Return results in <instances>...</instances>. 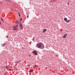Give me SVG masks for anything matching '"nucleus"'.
<instances>
[{"mask_svg":"<svg viewBox=\"0 0 75 75\" xmlns=\"http://www.w3.org/2000/svg\"><path fill=\"white\" fill-rule=\"evenodd\" d=\"M18 15L20 17V14H19V13H18Z\"/></svg>","mask_w":75,"mask_h":75,"instance_id":"ddd939ff","label":"nucleus"},{"mask_svg":"<svg viewBox=\"0 0 75 75\" xmlns=\"http://www.w3.org/2000/svg\"><path fill=\"white\" fill-rule=\"evenodd\" d=\"M4 75H6V74H4Z\"/></svg>","mask_w":75,"mask_h":75,"instance_id":"412c9836","label":"nucleus"},{"mask_svg":"<svg viewBox=\"0 0 75 75\" xmlns=\"http://www.w3.org/2000/svg\"><path fill=\"white\" fill-rule=\"evenodd\" d=\"M1 19L2 21H4V20H3V18H1Z\"/></svg>","mask_w":75,"mask_h":75,"instance_id":"f8f14e48","label":"nucleus"},{"mask_svg":"<svg viewBox=\"0 0 75 75\" xmlns=\"http://www.w3.org/2000/svg\"><path fill=\"white\" fill-rule=\"evenodd\" d=\"M67 34H64V35L63 36V38H66V36H67Z\"/></svg>","mask_w":75,"mask_h":75,"instance_id":"39448f33","label":"nucleus"},{"mask_svg":"<svg viewBox=\"0 0 75 75\" xmlns=\"http://www.w3.org/2000/svg\"><path fill=\"white\" fill-rule=\"evenodd\" d=\"M9 71H11V69H9Z\"/></svg>","mask_w":75,"mask_h":75,"instance_id":"f3484780","label":"nucleus"},{"mask_svg":"<svg viewBox=\"0 0 75 75\" xmlns=\"http://www.w3.org/2000/svg\"><path fill=\"white\" fill-rule=\"evenodd\" d=\"M19 27L21 28V29L23 28V25H22V24H21V23H20L19 24Z\"/></svg>","mask_w":75,"mask_h":75,"instance_id":"7ed1b4c3","label":"nucleus"},{"mask_svg":"<svg viewBox=\"0 0 75 75\" xmlns=\"http://www.w3.org/2000/svg\"><path fill=\"white\" fill-rule=\"evenodd\" d=\"M47 31V29H44L43 31V33H44L46 31Z\"/></svg>","mask_w":75,"mask_h":75,"instance_id":"20e7f679","label":"nucleus"},{"mask_svg":"<svg viewBox=\"0 0 75 75\" xmlns=\"http://www.w3.org/2000/svg\"><path fill=\"white\" fill-rule=\"evenodd\" d=\"M18 25H16L13 26V28H16L17 27H18Z\"/></svg>","mask_w":75,"mask_h":75,"instance_id":"423d86ee","label":"nucleus"},{"mask_svg":"<svg viewBox=\"0 0 75 75\" xmlns=\"http://www.w3.org/2000/svg\"><path fill=\"white\" fill-rule=\"evenodd\" d=\"M67 18H64V20L65 21H66L67 20Z\"/></svg>","mask_w":75,"mask_h":75,"instance_id":"0eeeda50","label":"nucleus"},{"mask_svg":"<svg viewBox=\"0 0 75 75\" xmlns=\"http://www.w3.org/2000/svg\"><path fill=\"white\" fill-rule=\"evenodd\" d=\"M29 72H33V69H30V70H29Z\"/></svg>","mask_w":75,"mask_h":75,"instance_id":"6e6552de","label":"nucleus"},{"mask_svg":"<svg viewBox=\"0 0 75 75\" xmlns=\"http://www.w3.org/2000/svg\"><path fill=\"white\" fill-rule=\"evenodd\" d=\"M16 29H17V28H15L13 29V30H16Z\"/></svg>","mask_w":75,"mask_h":75,"instance_id":"4468645a","label":"nucleus"},{"mask_svg":"<svg viewBox=\"0 0 75 75\" xmlns=\"http://www.w3.org/2000/svg\"><path fill=\"white\" fill-rule=\"evenodd\" d=\"M6 45V44H4L3 45H2V47H4V45Z\"/></svg>","mask_w":75,"mask_h":75,"instance_id":"9b49d317","label":"nucleus"},{"mask_svg":"<svg viewBox=\"0 0 75 75\" xmlns=\"http://www.w3.org/2000/svg\"><path fill=\"white\" fill-rule=\"evenodd\" d=\"M33 53L34 55H38V53L37 51L35 50L33 51Z\"/></svg>","mask_w":75,"mask_h":75,"instance_id":"f03ea898","label":"nucleus"},{"mask_svg":"<svg viewBox=\"0 0 75 75\" xmlns=\"http://www.w3.org/2000/svg\"><path fill=\"white\" fill-rule=\"evenodd\" d=\"M29 56H31V55L29 54Z\"/></svg>","mask_w":75,"mask_h":75,"instance_id":"6ab92c4d","label":"nucleus"},{"mask_svg":"<svg viewBox=\"0 0 75 75\" xmlns=\"http://www.w3.org/2000/svg\"><path fill=\"white\" fill-rule=\"evenodd\" d=\"M68 5H69V3L68 2L67 4Z\"/></svg>","mask_w":75,"mask_h":75,"instance_id":"2eb2a0df","label":"nucleus"},{"mask_svg":"<svg viewBox=\"0 0 75 75\" xmlns=\"http://www.w3.org/2000/svg\"><path fill=\"white\" fill-rule=\"evenodd\" d=\"M36 47L40 49H43L44 48V44L41 42H39L37 44Z\"/></svg>","mask_w":75,"mask_h":75,"instance_id":"f257e3e1","label":"nucleus"},{"mask_svg":"<svg viewBox=\"0 0 75 75\" xmlns=\"http://www.w3.org/2000/svg\"><path fill=\"white\" fill-rule=\"evenodd\" d=\"M15 23L16 24H17V23H18V21H16Z\"/></svg>","mask_w":75,"mask_h":75,"instance_id":"9d476101","label":"nucleus"},{"mask_svg":"<svg viewBox=\"0 0 75 75\" xmlns=\"http://www.w3.org/2000/svg\"><path fill=\"white\" fill-rule=\"evenodd\" d=\"M22 20V18H21V20H20V21H21Z\"/></svg>","mask_w":75,"mask_h":75,"instance_id":"dca6fc26","label":"nucleus"},{"mask_svg":"<svg viewBox=\"0 0 75 75\" xmlns=\"http://www.w3.org/2000/svg\"><path fill=\"white\" fill-rule=\"evenodd\" d=\"M69 20H67L66 21V23H69Z\"/></svg>","mask_w":75,"mask_h":75,"instance_id":"1a4fd4ad","label":"nucleus"},{"mask_svg":"<svg viewBox=\"0 0 75 75\" xmlns=\"http://www.w3.org/2000/svg\"><path fill=\"white\" fill-rule=\"evenodd\" d=\"M0 24H1V22H0Z\"/></svg>","mask_w":75,"mask_h":75,"instance_id":"aec40b11","label":"nucleus"},{"mask_svg":"<svg viewBox=\"0 0 75 75\" xmlns=\"http://www.w3.org/2000/svg\"><path fill=\"white\" fill-rule=\"evenodd\" d=\"M27 17H28V18L29 17L28 16H27Z\"/></svg>","mask_w":75,"mask_h":75,"instance_id":"a211bd4d","label":"nucleus"}]
</instances>
